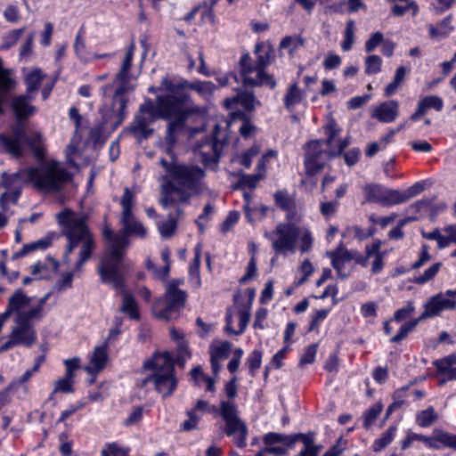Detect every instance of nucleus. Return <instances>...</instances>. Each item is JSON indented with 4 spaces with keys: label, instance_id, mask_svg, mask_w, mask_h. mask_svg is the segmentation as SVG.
Listing matches in <instances>:
<instances>
[{
    "label": "nucleus",
    "instance_id": "obj_25",
    "mask_svg": "<svg viewBox=\"0 0 456 456\" xmlns=\"http://www.w3.org/2000/svg\"><path fill=\"white\" fill-rule=\"evenodd\" d=\"M107 360V346H98L92 353L90 364L84 367V370L90 375H97L105 367Z\"/></svg>",
    "mask_w": 456,
    "mask_h": 456
},
{
    "label": "nucleus",
    "instance_id": "obj_17",
    "mask_svg": "<svg viewBox=\"0 0 456 456\" xmlns=\"http://www.w3.org/2000/svg\"><path fill=\"white\" fill-rule=\"evenodd\" d=\"M456 309V289H448L431 297L424 305L420 319H428L439 315L443 311Z\"/></svg>",
    "mask_w": 456,
    "mask_h": 456
},
{
    "label": "nucleus",
    "instance_id": "obj_58",
    "mask_svg": "<svg viewBox=\"0 0 456 456\" xmlns=\"http://www.w3.org/2000/svg\"><path fill=\"white\" fill-rule=\"evenodd\" d=\"M409 11H411L413 16L419 12V6L414 1H411L406 5L395 4L392 9L393 14L398 17L404 15Z\"/></svg>",
    "mask_w": 456,
    "mask_h": 456
},
{
    "label": "nucleus",
    "instance_id": "obj_9",
    "mask_svg": "<svg viewBox=\"0 0 456 456\" xmlns=\"http://www.w3.org/2000/svg\"><path fill=\"white\" fill-rule=\"evenodd\" d=\"M183 283V281L180 279L167 282L165 293L155 300L151 307V312L157 319L167 322L178 317L187 300L186 291L178 288Z\"/></svg>",
    "mask_w": 456,
    "mask_h": 456
},
{
    "label": "nucleus",
    "instance_id": "obj_19",
    "mask_svg": "<svg viewBox=\"0 0 456 456\" xmlns=\"http://www.w3.org/2000/svg\"><path fill=\"white\" fill-rule=\"evenodd\" d=\"M366 200L389 207L405 202V198L398 190L389 189L380 184L370 183L364 187Z\"/></svg>",
    "mask_w": 456,
    "mask_h": 456
},
{
    "label": "nucleus",
    "instance_id": "obj_42",
    "mask_svg": "<svg viewBox=\"0 0 456 456\" xmlns=\"http://www.w3.org/2000/svg\"><path fill=\"white\" fill-rule=\"evenodd\" d=\"M406 74V69L403 66L397 68L394 80L388 84L385 88V94L387 96L392 95L403 83Z\"/></svg>",
    "mask_w": 456,
    "mask_h": 456
},
{
    "label": "nucleus",
    "instance_id": "obj_36",
    "mask_svg": "<svg viewBox=\"0 0 456 456\" xmlns=\"http://www.w3.org/2000/svg\"><path fill=\"white\" fill-rule=\"evenodd\" d=\"M183 88L186 93V89L190 88L191 90L197 91L204 96H207L213 93V91L216 89V86L209 81H196L193 83H189L186 81V85Z\"/></svg>",
    "mask_w": 456,
    "mask_h": 456
},
{
    "label": "nucleus",
    "instance_id": "obj_48",
    "mask_svg": "<svg viewBox=\"0 0 456 456\" xmlns=\"http://www.w3.org/2000/svg\"><path fill=\"white\" fill-rule=\"evenodd\" d=\"M382 409L383 405L380 403H378L366 411L363 415V425L366 428H370L374 423Z\"/></svg>",
    "mask_w": 456,
    "mask_h": 456
},
{
    "label": "nucleus",
    "instance_id": "obj_31",
    "mask_svg": "<svg viewBox=\"0 0 456 456\" xmlns=\"http://www.w3.org/2000/svg\"><path fill=\"white\" fill-rule=\"evenodd\" d=\"M51 244H52V239L50 237H45L37 241H35V242H32L29 244H26L23 246V248L20 251L13 254L12 259H17V258L25 256L28 253H30L37 248L45 249V248H48Z\"/></svg>",
    "mask_w": 456,
    "mask_h": 456
},
{
    "label": "nucleus",
    "instance_id": "obj_8",
    "mask_svg": "<svg viewBox=\"0 0 456 456\" xmlns=\"http://www.w3.org/2000/svg\"><path fill=\"white\" fill-rule=\"evenodd\" d=\"M325 129L328 134L326 140H315L307 144L305 167L308 176H314L322 171L329 160L335 157L331 153V143L338 134L339 129L333 120L326 125Z\"/></svg>",
    "mask_w": 456,
    "mask_h": 456
},
{
    "label": "nucleus",
    "instance_id": "obj_35",
    "mask_svg": "<svg viewBox=\"0 0 456 456\" xmlns=\"http://www.w3.org/2000/svg\"><path fill=\"white\" fill-rule=\"evenodd\" d=\"M438 419V414L436 412L434 407L429 406L426 410L419 411L416 417L417 423L423 428H428L433 425Z\"/></svg>",
    "mask_w": 456,
    "mask_h": 456
},
{
    "label": "nucleus",
    "instance_id": "obj_11",
    "mask_svg": "<svg viewBox=\"0 0 456 456\" xmlns=\"http://www.w3.org/2000/svg\"><path fill=\"white\" fill-rule=\"evenodd\" d=\"M120 205L122 207L120 217L122 228L118 232V242L123 243L124 248L126 249L129 245V236L144 238L147 234V230L133 214V208L134 207V194L127 187L124 189V193L120 200Z\"/></svg>",
    "mask_w": 456,
    "mask_h": 456
},
{
    "label": "nucleus",
    "instance_id": "obj_49",
    "mask_svg": "<svg viewBox=\"0 0 456 456\" xmlns=\"http://www.w3.org/2000/svg\"><path fill=\"white\" fill-rule=\"evenodd\" d=\"M107 123V120H105L103 123H101L95 126H94L90 130L89 138L90 140L96 145V144H102L106 140V135L104 134L105 130V124Z\"/></svg>",
    "mask_w": 456,
    "mask_h": 456
},
{
    "label": "nucleus",
    "instance_id": "obj_61",
    "mask_svg": "<svg viewBox=\"0 0 456 456\" xmlns=\"http://www.w3.org/2000/svg\"><path fill=\"white\" fill-rule=\"evenodd\" d=\"M239 218H240L239 212H236V211L230 212L221 224V227H220L221 232H224V233L229 232L232 229V227L238 222Z\"/></svg>",
    "mask_w": 456,
    "mask_h": 456
},
{
    "label": "nucleus",
    "instance_id": "obj_23",
    "mask_svg": "<svg viewBox=\"0 0 456 456\" xmlns=\"http://www.w3.org/2000/svg\"><path fill=\"white\" fill-rule=\"evenodd\" d=\"M418 440L424 442L431 449H440L438 443H441L446 447L456 450V435L447 432L435 431L432 436L418 435Z\"/></svg>",
    "mask_w": 456,
    "mask_h": 456
},
{
    "label": "nucleus",
    "instance_id": "obj_20",
    "mask_svg": "<svg viewBox=\"0 0 456 456\" xmlns=\"http://www.w3.org/2000/svg\"><path fill=\"white\" fill-rule=\"evenodd\" d=\"M186 80H181L180 82L175 83L168 77L162 78L159 86H151L149 88L150 93L158 94L157 97H169L170 100L178 101L179 95L183 97V103L190 102V95L184 91V86Z\"/></svg>",
    "mask_w": 456,
    "mask_h": 456
},
{
    "label": "nucleus",
    "instance_id": "obj_18",
    "mask_svg": "<svg viewBox=\"0 0 456 456\" xmlns=\"http://www.w3.org/2000/svg\"><path fill=\"white\" fill-rule=\"evenodd\" d=\"M28 136L23 120L17 119L11 134H0V146L12 157L20 158L23 154L22 142Z\"/></svg>",
    "mask_w": 456,
    "mask_h": 456
},
{
    "label": "nucleus",
    "instance_id": "obj_54",
    "mask_svg": "<svg viewBox=\"0 0 456 456\" xmlns=\"http://www.w3.org/2000/svg\"><path fill=\"white\" fill-rule=\"evenodd\" d=\"M25 31V28H21L19 29H13L8 33L7 36L4 37V42L2 47L4 49H9L12 45H14L20 37L22 36L23 32Z\"/></svg>",
    "mask_w": 456,
    "mask_h": 456
},
{
    "label": "nucleus",
    "instance_id": "obj_22",
    "mask_svg": "<svg viewBox=\"0 0 456 456\" xmlns=\"http://www.w3.org/2000/svg\"><path fill=\"white\" fill-rule=\"evenodd\" d=\"M328 256L330 257L332 266L337 271L338 277L342 280L346 279L351 273V269L343 271L340 265L342 262L346 264L353 260L354 256V251L340 246L337 249L328 252Z\"/></svg>",
    "mask_w": 456,
    "mask_h": 456
},
{
    "label": "nucleus",
    "instance_id": "obj_26",
    "mask_svg": "<svg viewBox=\"0 0 456 456\" xmlns=\"http://www.w3.org/2000/svg\"><path fill=\"white\" fill-rule=\"evenodd\" d=\"M224 102L228 109L232 108L235 103H240L248 111L254 110L256 106L261 104L260 102L256 99L254 94L248 91H240L233 97L225 99Z\"/></svg>",
    "mask_w": 456,
    "mask_h": 456
},
{
    "label": "nucleus",
    "instance_id": "obj_46",
    "mask_svg": "<svg viewBox=\"0 0 456 456\" xmlns=\"http://www.w3.org/2000/svg\"><path fill=\"white\" fill-rule=\"evenodd\" d=\"M419 104L424 108V110L427 112L429 109H435L437 111H440L443 109V100L442 98L436 95H428L426 96L419 102Z\"/></svg>",
    "mask_w": 456,
    "mask_h": 456
},
{
    "label": "nucleus",
    "instance_id": "obj_15",
    "mask_svg": "<svg viewBox=\"0 0 456 456\" xmlns=\"http://www.w3.org/2000/svg\"><path fill=\"white\" fill-rule=\"evenodd\" d=\"M300 235V227L293 223H281L265 237L272 241L276 255L287 256L296 252L297 241Z\"/></svg>",
    "mask_w": 456,
    "mask_h": 456
},
{
    "label": "nucleus",
    "instance_id": "obj_14",
    "mask_svg": "<svg viewBox=\"0 0 456 456\" xmlns=\"http://www.w3.org/2000/svg\"><path fill=\"white\" fill-rule=\"evenodd\" d=\"M183 97L179 95V100L174 104L172 109H176L173 113H170V118L167 119L169 122L167 126L166 135L164 137V143L166 144V151L170 155V159H174L173 148L177 142L178 135L183 132L185 122L189 116L195 111V109L191 106L189 102L183 103Z\"/></svg>",
    "mask_w": 456,
    "mask_h": 456
},
{
    "label": "nucleus",
    "instance_id": "obj_38",
    "mask_svg": "<svg viewBox=\"0 0 456 456\" xmlns=\"http://www.w3.org/2000/svg\"><path fill=\"white\" fill-rule=\"evenodd\" d=\"M20 193L21 191L20 190V188H16L15 190H10L3 192L0 195V207L2 211L7 212L9 210V202H12L13 205H16L20 196Z\"/></svg>",
    "mask_w": 456,
    "mask_h": 456
},
{
    "label": "nucleus",
    "instance_id": "obj_64",
    "mask_svg": "<svg viewBox=\"0 0 456 456\" xmlns=\"http://www.w3.org/2000/svg\"><path fill=\"white\" fill-rule=\"evenodd\" d=\"M384 41L383 34L380 32H376L371 35V37L365 43V51L367 53H371L374 49Z\"/></svg>",
    "mask_w": 456,
    "mask_h": 456
},
{
    "label": "nucleus",
    "instance_id": "obj_24",
    "mask_svg": "<svg viewBox=\"0 0 456 456\" xmlns=\"http://www.w3.org/2000/svg\"><path fill=\"white\" fill-rule=\"evenodd\" d=\"M398 106L394 100L384 102L373 110L371 117L382 123H391L398 117Z\"/></svg>",
    "mask_w": 456,
    "mask_h": 456
},
{
    "label": "nucleus",
    "instance_id": "obj_1",
    "mask_svg": "<svg viewBox=\"0 0 456 456\" xmlns=\"http://www.w3.org/2000/svg\"><path fill=\"white\" fill-rule=\"evenodd\" d=\"M160 165L169 174L160 187L159 203L168 208L175 203H189L195 195L207 191L206 172L199 166L182 164L161 159Z\"/></svg>",
    "mask_w": 456,
    "mask_h": 456
},
{
    "label": "nucleus",
    "instance_id": "obj_28",
    "mask_svg": "<svg viewBox=\"0 0 456 456\" xmlns=\"http://www.w3.org/2000/svg\"><path fill=\"white\" fill-rule=\"evenodd\" d=\"M45 77V75L43 74L39 69L35 68L28 71L25 76L27 94L32 95L34 93H36L39 89Z\"/></svg>",
    "mask_w": 456,
    "mask_h": 456
},
{
    "label": "nucleus",
    "instance_id": "obj_44",
    "mask_svg": "<svg viewBox=\"0 0 456 456\" xmlns=\"http://www.w3.org/2000/svg\"><path fill=\"white\" fill-rule=\"evenodd\" d=\"M396 428L390 427L380 438L377 439L373 444V450L379 452L387 446L394 439L395 435Z\"/></svg>",
    "mask_w": 456,
    "mask_h": 456
},
{
    "label": "nucleus",
    "instance_id": "obj_45",
    "mask_svg": "<svg viewBox=\"0 0 456 456\" xmlns=\"http://www.w3.org/2000/svg\"><path fill=\"white\" fill-rule=\"evenodd\" d=\"M298 240L300 241L299 250L301 254L307 253L312 249L314 239L308 229L300 227V235Z\"/></svg>",
    "mask_w": 456,
    "mask_h": 456
},
{
    "label": "nucleus",
    "instance_id": "obj_12",
    "mask_svg": "<svg viewBox=\"0 0 456 456\" xmlns=\"http://www.w3.org/2000/svg\"><path fill=\"white\" fill-rule=\"evenodd\" d=\"M40 321L26 311L15 316L8 339L5 341V348L17 346H23L26 348L32 347L37 339L35 326Z\"/></svg>",
    "mask_w": 456,
    "mask_h": 456
},
{
    "label": "nucleus",
    "instance_id": "obj_40",
    "mask_svg": "<svg viewBox=\"0 0 456 456\" xmlns=\"http://www.w3.org/2000/svg\"><path fill=\"white\" fill-rule=\"evenodd\" d=\"M442 265L443 264L441 262L435 263L430 267L426 269L422 274L415 277L414 282L417 284H425L433 280L441 269Z\"/></svg>",
    "mask_w": 456,
    "mask_h": 456
},
{
    "label": "nucleus",
    "instance_id": "obj_59",
    "mask_svg": "<svg viewBox=\"0 0 456 456\" xmlns=\"http://www.w3.org/2000/svg\"><path fill=\"white\" fill-rule=\"evenodd\" d=\"M262 361V353L255 350L248 358V363L251 376H255V371L260 368Z\"/></svg>",
    "mask_w": 456,
    "mask_h": 456
},
{
    "label": "nucleus",
    "instance_id": "obj_39",
    "mask_svg": "<svg viewBox=\"0 0 456 456\" xmlns=\"http://www.w3.org/2000/svg\"><path fill=\"white\" fill-rule=\"evenodd\" d=\"M354 21L353 20H347L344 33V40L341 43L342 50L345 52L349 51L354 44Z\"/></svg>",
    "mask_w": 456,
    "mask_h": 456
},
{
    "label": "nucleus",
    "instance_id": "obj_7",
    "mask_svg": "<svg viewBox=\"0 0 456 456\" xmlns=\"http://www.w3.org/2000/svg\"><path fill=\"white\" fill-rule=\"evenodd\" d=\"M169 97H156L153 102L151 99L140 106L136 113L134 123L130 130L134 134H139L140 139H146L153 134V129L149 126L155 120L169 119L170 113H173L175 109H172L177 101L168 99Z\"/></svg>",
    "mask_w": 456,
    "mask_h": 456
},
{
    "label": "nucleus",
    "instance_id": "obj_41",
    "mask_svg": "<svg viewBox=\"0 0 456 456\" xmlns=\"http://www.w3.org/2000/svg\"><path fill=\"white\" fill-rule=\"evenodd\" d=\"M424 319H420V316L417 319L411 320L409 322L404 323L399 330L396 335L391 338L390 341L392 343H398L402 341L403 338L407 337L409 332L413 330L416 326L419 324L420 321H423Z\"/></svg>",
    "mask_w": 456,
    "mask_h": 456
},
{
    "label": "nucleus",
    "instance_id": "obj_62",
    "mask_svg": "<svg viewBox=\"0 0 456 456\" xmlns=\"http://www.w3.org/2000/svg\"><path fill=\"white\" fill-rule=\"evenodd\" d=\"M415 311V307L412 302H408L405 307L398 309L394 315V320L400 322L411 315Z\"/></svg>",
    "mask_w": 456,
    "mask_h": 456
},
{
    "label": "nucleus",
    "instance_id": "obj_16",
    "mask_svg": "<svg viewBox=\"0 0 456 456\" xmlns=\"http://www.w3.org/2000/svg\"><path fill=\"white\" fill-rule=\"evenodd\" d=\"M227 135L220 125H215L210 137L198 142L195 153L205 165L216 164L226 143Z\"/></svg>",
    "mask_w": 456,
    "mask_h": 456
},
{
    "label": "nucleus",
    "instance_id": "obj_43",
    "mask_svg": "<svg viewBox=\"0 0 456 456\" xmlns=\"http://www.w3.org/2000/svg\"><path fill=\"white\" fill-rule=\"evenodd\" d=\"M264 442L266 444H283L291 447L293 445L292 436H287L278 433H268L264 437Z\"/></svg>",
    "mask_w": 456,
    "mask_h": 456
},
{
    "label": "nucleus",
    "instance_id": "obj_2",
    "mask_svg": "<svg viewBox=\"0 0 456 456\" xmlns=\"http://www.w3.org/2000/svg\"><path fill=\"white\" fill-rule=\"evenodd\" d=\"M60 224L63 227L62 234L67 239L64 260L69 262V256L77 252V260L75 270L81 271L83 265L91 258L95 248V240L86 224V216L66 209L57 215Z\"/></svg>",
    "mask_w": 456,
    "mask_h": 456
},
{
    "label": "nucleus",
    "instance_id": "obj_50",
    "mask_svg": "<svg viewBox=\"0 0 456 456\" xmlns=\"http://www.w3.org/2000/svg\"><path fill=\"white\" fill-rule=\"evenodd\" d=\"M382 60L379 55H369L365 59V73L368 75L376 74L380 71Z\"/></svg>",
    "mask_w": 456,
    "mask_h": 456
},
{
    "label": "nucleus",
    "instance_id": "obj_3",
    "mask_svg": "<svg viewBox=\"0 0 456 456\" xmlns=\"http://www.w3.org/2000/svg\"><path fill=\"white\" fill-rule=\"evenodd\" d=\"M102 236L106 245L98 266V273L102 282L110 283L117 291L124 292L125 281L121 273L124 267V245L118 242V233H114L107 225L102 229Z\"/></svg>",
    "mask_w": 456,
    "mask_h": 456
},
{
    "label": "nucleus",
    "instance_id": "obj_37",
    "mask_svg": "<svg viewBox=\"0 0 456 456\" xmlns=\"http://www.w3.org/2000/svg\"><path fill=\"white\" fill-rule=\"evenodd\" d=\"M273 198L276 205L283 210H290L294 208V200L285 190L277 191Z\"/></svg>",
    "mask_w": 456,
    "mask_h": 456
},
{
    "label": "nucleus",
    "instance_id": "obj_56",
    "mask_svg": "<svg viewBox=\"0 0 456 456\" xmlns=\"http://www.w3.org/2000/svg\"><path fill=\"white\" fill-rule=\"evenodd\" d=\"M188 419L184 420L181 426V429L183 431H191L198 428V423L200 419V416L194 412V410L187 411Z\"/></svg>",
    "mask_w": 456,
    "mask_h": 456
},
{
    "label": "nucleus",
    "instance_id": "obj_27",
    "mask_svg": "<svg viewBox=\"0 0 456 456\" xmlns=\"http://www.w3.org/2000/svg\"><path fill=\"white\" fill-rule=\"evenodd\" d=\"M428 36L432 39H442L448 37L454 30L452 25V15L450 14L444 18L436 26L428 25Z\"/></svg>",
    "mask_w": 456,
    "mask_h": 456
},
{
    "label": "nucleus",
    "instance_id": "obj_5",
    "mask_svg": "<svg viewBox=\"0 0 456 456\" xmlns=\"http://www.w3.org/2000/svg\"><path fill=\"white\" fill-rule=\"evenodd\" d=\"M143 368L151 370L152 373L142 380V386L152 383L155 390L163 398L169 397L177 385L171 354L167 352L154 354L151 358L144 362Z\"/></svg>",
    "mask_w": 456,
    "mask_h": 456
},
{
    "label": "nucleus",
    "instance_id": "obj_32",
    "mask_svg": "<svg viewBox=\"0 0 456 456\" xmlns=\"http://www.w3.org/2000/svg\"><path fill=\"white\" fill-rule=\"evenodd\" d=\"M303 100V92L297 84L289 86L287 94L284 96V105L287 110H291L292 108Z\"/></svg>",
    "mask_w": 456,
    "mask_h": 456
},
{
    "label": "nucleus",
    "instance_id": "obj_34",
    "mask_svg": "<svg viewBox=\"0 0 456 456\" xmlns=\"http://www.w3.org/2000/svg\"><path fill=\"white\" fill-rule=\"evenodd\" d=\"M120 311L122 313L127 314L131 319L138 320L140 318L137 304L134 297L130 294L123 293Z\"/></svg>",
    "mask_w": 456,
    "mask_h": 456
},
{
    "label": "nucleus",
    "instance_id": "obj_21",
    "mask_svg": "<svg viewBox=\"0 0 456 456\" xmlns=\"http://www.w3.org/2000/svg\"><path fill=\"white\" fill-rule=\"evenodd\" d=\"M34 96L28 94L14 96L12 99L11 108L16 119L25 120L37 112V108L31 104Z\"/></svg>",
    "mask_w": 456,
    "mask_h": 456
},
{
    "label": "nucleus",
    "instance_id": "obj_57",
    "mask_svg": "<svg viewBox=\"0 0 456 456\" xmlns=\"http://www.w3.org/2000/svg\"><path fill=\"white\" fill-rule=\"evenodd\" d=\"M200 247L197 246L195 248V256L194 259L191 261L190 265V274L191 276H195L197 279V285H200Z\"/></svg>",
    "mask_w": 456,
    "mask_h": 456
},
{
    "label": "nucleus",
    "instance_id": "obj_60",
    "mask_svg": "<svg viewBox=\"0 0 456 456\" xmlns=\"http://www.w3.org/2000/svg\"><path fill=\"white\" fill-rule=\"evenodd\" d=\"M316 353L317 344H312L308 346L300 358L299 365L303 366L305 364L313 363L314 362Z\"/></svg>",
    "mask_w": 456,
    "mask_h": 456
},
{
    "label": "nucleus",
    "instance_id": "obj_13",
    "mask_svg": "<svg viewBox=\"0 0 456 456\" xmlns=\"http://www.w3.org/2000/svg\"><path fill=\"white\" fill-rule=\"evenodd\" d=\"M213 411L221 415L225 422L224 433L232 436L237 447L244 448L248 436L247 424L240 418L238 407L229 401H221L219 409Z\"/></svg>",
    "mask_w": 456,
    "mask_h": 456
},
{
    "label": "nucleus",
    "instance_id": "obj_4",
    "mask_svg": "<svg viewBox=\"0 0 456 456\" xmlns=\"http://www.w3.org/2000/svg\"><path fill=\"white\" fill-rule=\"evenodd\" d=\"M17 175L19 184L33 183L34 186L45 192H56L61 191L68 183L71 175L58 161L51 160L40 169L30 167L20 169L13 173Z\"/></svg>",
    "mask_w": 456,
    "mask_h": 456
},
{
    "label": "nucleus",
    "instance_id": "obj_63",
    "mask_svg": "<svg viewBox=\"0 0 456 456\" xmlns=\"http://www.w3.org/2000/svg\"><path fill=\"white\" fill-rule=\"evenodd\" d=\"M128 449L118 447L116 444L108 445V449L102 451V456H127Z\"/></svg>",
    "mask_w": 456,
    "mask_h": 456
},
{
    "label": "nucleus",
    "instance_id": "obj_33",
    "mask_svg": "<svg viewBox=\"0 0 456 456\" xmlns=\"http://www.w3.org/2000/svg\"><path fill=\"white\" fill-rule=\"evenodd\" d=\"M305 45L304 38L299 35L285 37L280 43L281 49L288 50L289 55H293L296 51L302 48Z\"/></svg>",
    "mask_w": 456,
    "mask_h": 456
},
{
    "label": "nucleus",
    "instance_id": "obj_52",
    "mask_svg": "<svg viewBox=\"0 0 456 456\" xmlns=\"http://www.w3.org/2000/svg\"><path fill=\"white\" fill-rule=\"evenodd\" d=\"M176 228V220L173 215L168 216V219L159 224V230L161 235L165 238H168L173 235Z\"/></svg>",
    "mask_w": 456,
    "mask_h": 456
},
{
    "label": "nucleus",
    "instance_id": "obj_30",
    "mask_svg": "<svg viewBox=\"0 0 456 456\" xmlns=\"http://www.w3.org/2000/svg\"><path fill=\"white\" fill-rule=\"evenodd\" d=\"M25 142L28 143L36 158L40 159L45 156L44 140L41 133L33 132Z\"/></svg>",
    "mask_w": 456,
    "mask_h": 456
},
{
    "label": "nucleus",
    "instance_id": "obj_53",
    "mask_svg": "<svg viewBox=\"0 0 456 456\" xmlns=\"http://www.w3.org/2000/svg\"><path fill=\"white\" fill-rule=\"evenodd\" d=\"M51 293H47L43 297L39 298L37 304L36 305L31 306L30 308H26V312L29 313L33 316L37 317V319L42 320L44 317V306L50 297Z\"/></svg>",
    "mask_w": 456,
    "mask_h": 456
},
{
    "label": "nucleus",
    "instance_id": "obj_51",
    "mask_svg": "<svg viewBox=\"0 0 456 456\" xmlns=\"http://www.w3.org/2000/svg\"><path fill=\"white\" fill-rule=\"evenodd\" d=\"M16 176L17 175H14V174H8L7 172H3L1 174L0 188L4 187L7 191L20 188V190L21 191V187L19 184Z\"/></svg>",
    "mask_w": 456,
    "mask_h": 456
},
{
    "label": "nucleus",
    "instance_id": "obj_47",
    "mask_svg": "<svg viewBox=\"0 0 456 456\" xmlns=\"http://www.w3.org/2000/svg\"><path fill=\"white\" fill-rule=\"evenodd\" d=\"M74 379L70 377L64 376L61 379H59L54 383L53 394L55 393H64L70 394L74 392L73 388Z\"/></svg>",
    "mask_w": 456,
    "mask_h": 456
},
{
    "label": "nucleus",
    "instance_id": "obj_55",
    "mask_svg": "<svg viewBox=\"0 0 456 456\" xmlns=\"http://www.w3.org/2000/svg\"><path fill=\"white\" fill-rule=\"evenodd\" d=\"M232 349V344L225 341L223 342L218 346L211 349L210 354L211 358H216L219 360H223L228 357L229 353Z\"/></svg>",
    "mask_w": 456,
    "mask_h": 456
},
{
    "label": "nucleus",
    "instance_id": "obj_29",
    "mask_svg": "<svg viewBox=\"0 0 456 456\" xmlns=\"http://www.w3.org/2000/svg\"><path fill=\"white\" fill-rule=\"evenodd\" d=\"M244 198L246 200V204L244 205V211L246 217L248 222L252 223L254 221L253 215H256L258 218L262 219L264 218L269 208L265 205H259L256 206L253 208H250V196L248 193L244 194Z\"/></svg>",
    "mask_w": 456,
    "mask_h": 456
},
{
    "label": "nucleus",
    "instance_id": "obj_6",
    "mask_svg": "<svg viewBox=\"0 0 456 456\" xmlns=\"http://www.w3.org/2000/svg\"><path fill=\"white\" fill-rule=\"evenodd\" d=\"M134 44L132 43L122 61L118 72L113 80L116 86L111 102V117L115 118L112 129H116L125 119L126 116V107L128 102L127 94L134 89L131 85L130 69L134 53Z\"/></svg>",
    "mask_w": 456,
    "mask_h": 456
},
{
    "label": "nucleus",
    "instance_id": "obj_10",
    "mask_svg": "<svg viewBox=\"0 0 456 456\" xmlns=\"http://www.w3.org/2000/svg\"><path fill=\"white\" fill-rule=\"evenodd\" d=\"M257 60L255 64L250 62L248 54H244L240 59L241 76L243 85L246 86H269L273 89L276 86V81L273 77L265 72V68L269 64L270 53L265 50L260 45H256Z\"/></svg>",
    "mask_w": 456,
    "mask_h": 456
}]
</instances>
